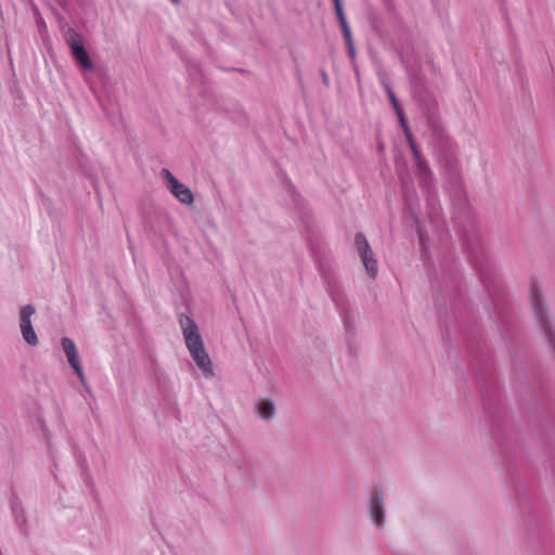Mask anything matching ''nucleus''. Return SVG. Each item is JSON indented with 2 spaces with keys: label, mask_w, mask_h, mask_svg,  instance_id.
<instances>
[{
  "label": "nucleus",
  "mask_w": 555,
  "mask_h": 555,
  "mask_svg": "<svg viewBox=\"0 0 555 555\" xmlns=\"http://www.w3.org/2000/svg\"><path fill=\"white\" fill-rule=\"evenodd\" d=\"M336 14H337V17L339 20V23H340V26H341V30H343V34H344V38H345L346 43H347L348 49H349V53H350L351 56H353L354 55V48H353V44H352L351 31H350V28L348 26L347 20L345 17L344 11L343 10L337 11Z\"/></svg>",
  "instance_id": "obj_9"
},
{
  "label": "nucleus",
  "mask_w": 555,
  "mask_h": 555,
  "mask_svg": "<svg viewBox=\"0 0 555 555\" xmlns=\"http://www.w3.org/2000/svg\"><path fill=\"white\" fill-rule=\"evenodd\" d=\"M160 177L167 189L180 203L191 205L194 202L191 190L185 184L181 183L168 169H162Z\"/></svg>",
  "instance_id": "obj_4"
},
{
  "label": "nucleus",
  "mask_w": 555,
  "mask_h": 555,
  "mask_svg": "<svg viewBox=\"0 0 555 555\" xmlns=\"http://www.w3.org/2000/svg\"><path fill=\"white\" fill-rule=\"evenodd\" d=\"M180 326L185 340L186 348L206 378L214 377L211 360L205 349L202 336L196 323L188 315L180 317Z\"/></svg>",
  "instance_id": "obj_1"
},
{
  "label": "nucleus",
  "mask_w": 555,
  "mask_h": 555,
  "mask_svg": "<svg viewBox=\"0 0 555 555\" xmlns=\"http://www.w3.org/2000/svg\"><path fill=\"white\" fill-rule=\"evenodd\" d=\"M66 42L69 46L70 50L74 51L75 47H82L81 38L78 33L73 29H69L66 33Z\"/></svg>",
  "instance_id": "obj_11"
},
{
  "label": "nucleus",
  "mask_w": 555,
  "mask_h": 555,
  "mask_svg": "<svg viewBox=\"0 0 555 555\" xmlns=\"http://www.w3.org/2000/svg\"><path fill=\"white\" fill-rule=\"evenodd\" d=\"M74 59L83 69H91L92 62L89 57L88 52L85 47H75V50L72 51Z\"/></svg>",
  "instance_id": "obj_10"
},
{
  "label": "nucleus",
  "mask_w": 555,
  "mask_h": 555,
  "mask_svg": "<svg viewBox=\"0 0 555 555\" xmlns=\"http://www.w3.org/2000/svg\"><path fill=\"white\" fill-rule=\"evenodd\" d=\"M370 514L374 525L382 528L385 522V513L383 506V494L378 489H374L371 494Z\"/></svg>",
  "instance_id": "obj_7"
},
{
  "label": "nucleus",
  "mask_w": 555,
  "mask_h": 555,
  "mask_svg": "<svg viewBox=\"0 0 555 555\" xmlns=\"http://www.w3.org/2000/svg\"><path fill=\"white\" fill-rule=\"evenodd\" d=\"M354 246H356V249L359 254V257H360L367 274L370 275V278L375 279V276L377 275V271H378L377 261H376L375 255H374L369 242L366 241L364 234H362V233L356 234Z\"/></svg>",
  "instance_id": "obj_3"
},
{
  "label": "nucleus",
  "mask_w": 555,
  "mask_h": 555,
  "mask_svg": "<svg viewBox=\"0 0 555 555\" xmlns=\"http://www.w3.org/2000/svg\"><path fill=\"white\" fill-rule=\"evenodd\" d=\"M172 3L178 4L180 0H170Z\"/></svg>",
  "instance_id": "obj_14"
},
{
  "label": "nucleus",
  "mask_w": 555,
  "mask_h": 555,
  "mask_svg": "<svg viewBox=\"0 0 555 555\" xmlns=\"http://www.w3.org/2000/svg\"><path fill=\"white\" fill-rule=\"evenodd\" d=\"M333 2H334V5H335V12L343 10L340 0H333Z\"/></svg>",
  "instance_id": "obj_12"
},
{
  "label": "nucleus",
  "mask_w": 555,
  "mask_h": 555,
  "mask_svg": "<svg viewBox=\"0 0 555 555\" xmlns=\"http://www.w3.org/2000/svg\"><path fill=\"white\" fill-rule=\"evenodd\" d=\"M256 410L258 415L266 421L272 420L275 415L274 403L269 399L260 400L256 405Z\"/></svg>",
  "instance_id": "obj_8"
},
{
  "label": "nucleus",
  "mask_w": 555,
  "mask_h": 555,
  "mask_svg": "<svg viewBox=\"0 0 555 555\" xmlns=\"http://www.w3.org/2000/svg\"><path fill=\"white\" fill-rule=\"evenodd\" d=\"M384 87H385V91L389 98V101L391 102L392 106H393V109L396 111V114L402 125V128L405 132V135H406V139L410 143V146H411V150L413 152V155H414V158H415V162H416V165H417V168L420 170V175H421V179L423 181L426 180L427 176H430V171H429V168L426 164V162L422 158L421 156V153L418 152L413 139H412V134L410 133L409 129H408V126H406V122L404 120V116H403V113H402V109L398 103V100L393 93V91L391 90V88L386 83L384 82Z\"/></svg>",
  "instance_id": "obj_2"
},
{
  "label": "nucleus",
  "mask_w": 555,
  "mask_h": 555,
  "mask_svg": "<svg viewBox=\"0 0 555 555\" xmlns=\"http://www.w3.org/2000/svg\"><path fill=\"white\" fill-rule=\"evenodd\" d=\"M420 241H421V243L423 244V242H424V237H423V233H422L421 231H420Z\"/></svg>",
  "instance_id": "obj_13"
},
{
  "label": "nucleus",
  "mask_w": 555,
  "mask_h": 555,
  "mask_svg": "<svg viewBox=\"0 0 555 555\" xmlns=\"http://www.w3.org/2000/svg\"><path fill=\"white\" fill-rule=\"evenodd\" d=\"M35 312H36V309L33 305H26V306L22 307L21 311H20L21 333H22L24 340L29 346L38 345V337L34 331V327L31 324V317L35 314Z\"/></svg>",
  "instance_id": "obj_5"
},
{
  "label": "nucleus",
  "mask_w": 555,
  "mask_h": 555,
  "mask_svg": "<svg viewBox=\"0 0 555 555\" xmlns=\"http://www.w3.org/2000/svg\"><path fill=\"white\" fill-rule=\"evenodd\" d=\"M61 345L66 354L69 365L75 370L78 378L82 383H85V374H83L82 367L80 365V360L78 357V352H77L75 343L68 337H63L61 340Z\"/></svg>",
  "instance_id": "obj_6"
}]
</instances>
